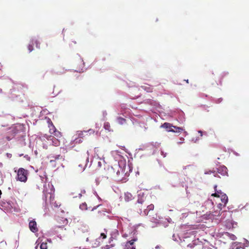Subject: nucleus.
Wrapping results in <instances>:
<instances>
[{
    "label": "nucleus",
    "instance_id": "nucleus-26",
    "mask_svg": "<svg viewBox=\"0 0 249 249\" xmlns=\"http://www.w3.org/2000/svg\"><path fill=\"white\" fill-rule=\"evenodd\" d=\"M11 132H12V137H11L10 136H6V139L8 140V141H10L12 139V138L14 137V136H15V132H13V130H12Z\"/></svg>",
    "mask_w": 249,
    "mask_h": 249
},
{
    "label": "nucleus",
    "instance_id": "nucleus-20",
    "mask_svg": "<svg viewBox=\"0 0 249 249\" xmlns=\"http://www.w3.org/2000/svg\"><path fill=\"white\" fill-rule=\"evenodd\" d=\"M132 196L130 193H127L124 194V199L128 201L132 199Z\"/></svg>",
    "mask_w": 249,
    "mask_h": 249
},
{
    "label": "nucleus",
    "instance_id": "nucleus-23",
    "mask_svg": "<svg viewBox=\"0 0 249 249\" xmlns=\"http://www.w3.org/2000/svg\"><path fill=\"white\" fill-rule=\"evenodd\" d=\"M48 246L46 243H42L40 246V249H47Z\"/></svg>",
    "mask_w": 249,
    "mask_h": 249
},
{
    "label": "nucleus",
    "instance_id": "nucleus-8",
    "mask_svg": "<svg viewBox=\"0 0 249 249\" xmlns=\"http://www.w3.org/2000/svg\"><path fill=\"white\" fill-rule=\"evenodd\" d=\"M29 228L30 231L34 233L37 232L38 229L37 226V223L35 220H32L29 222Z\"/></svg>",
    "mask_w": 249,
    "mask_h": 249
},
{
    "label": "nucleus",
    "instance_id": "nucleus-17",
    "mask_svg": "<svg viewBox=\"0 0 249 249\" xmlns=\"http://www.w3.org/2000/svg\"><path fill=\"white\" fill-rule=\"evenodd\" d=\"M142 88L149 92H152L153 90L152 87L149 85L142 86Z\"/></svg>",
    "mask_w": 249,
    "mask_h": 249
},
{
    "label": "nucleus",
    "instance_id": "nucleus-31",
    "mask_svg": "<svg viewBox=\"0 0 249 249\" xmlns=\"http://www.w3.org/2000/svg\"><path fill=\"white\" fill-rule=\"evenodd\" d=\"M2 164L1 163H0V166H1Z\"/></svg>",
    "mask_w": 249,
    "mask_h": 249
},
{
    "label": "nucleus",
    "instance_id": "nucleus-25",
    "mask_svg": "<svg viewBox=\"0 0 249 249\" xmlns=\"http://www.w3.org/2000/svg\"><path fill=\"white\" fill-rule=\"evenodd\" d=\"M107 235L106 233L102 232L100 234V238H102L103 239L106 238Z\"/></svg>",
    "mask_w": 249,
    "mask_h": 249
},
{
    "label": "nucleus",
    "instance_id": "nucleus-9",
    "mask_svg": "<svg viewBox=\"0 0 249 249\" xmlns=\"http://www.w3.org/2000/svg\"><path fill=\"white\" fill-rule=\"evenodd\" d=\"M48 141H51V144L54 146H58L60 145V138H57L53 136H49L47 138Z\"/></svg>",
    "mask_w": 249,
    "mask_h": 249
},
{
    "label": "nucleus",
    "instance_id": "nucleus-21",
    "mask_svg": "<svg viewBox=\"0 0 249 249\" xmlns=\"http://www.w3.org/2000/svg\"><path fill=\"white\" fill-rule=\"evenodd\" d=\"M104 127L106 130L110 131V125L108 122L104 123Z\"/></svg>",
    "mask_w": 249,
    "mask_h": 249
},
{
    "label": "nucleus",
    "instance_id": "nucleus-13",
    "mask_svg": "<svg viewBox=\"0 0 249 249\" xmlns=\"http://www.w3.org/2000/svg\"><path fill=\"white\" fill-rule=\"evenodd\" d=\"M94 130L91 129H89L88 131H80L78 132V135L80 137H83L86 135H88V133L89 134H94Z\"/></svg>",
    "mask_w": 249,
    "mask_h": 249
},
{
    "label": "nucleus",
    "instance_id": "nucleus-4",
    "mask_svg": "<svg viewBox=\"0 0 249 249\" xmlns=\"http://www.w3.org/2000/svg\"><path fill=\"white\" fill-rule=\"evenodd\" d=\"M161 127L166 129V130L168 132H180L183 131L182 128L174 126L169 123H164L161 125Z\"/></svg>",
    "mask_w": 249,
    "mask_h": 249
},
{
    "label": "nucleus",
    "instance_id": "nucleus-34",
    "mask_svg": "<svg viewBox=\"0 0 249 249\" xmlns=\"http://www.w3.org/2000/svg\"><path fill=\"white\" fill-rule=\"evenodd\" d=\"M98 163H99V165H100L101 162H99Z\"/></svg>",
    "mask_w": 249,
    "mask_h": 249
},
{
    "label": "nucleus",
    "instance_id": "nucleus-29",
    "mask_svg": "<svg viewBox=\"0 0 249 249\" xmlns=\"http://www.w3.org/2000/svg\"><path fill=\"white\" fill-rule=\"evenodd\" d=\"M198 133H200L201 136H202V131L199 130L198 131Z\"/></svg>",
    "mask_w": 249,
    "mask_h": 249
},
{
    "label": "nucleus",
    "instance_id": "nucleus-11",
    "mask_svg": "<svg viewBox=\"0 0 249 249\" xmlns=\"http://www.w3.org/2000/svg\"><path fill=\"white\" fill-rule=\"evenodd\" d=\"M47 123L48 124V127L49 128V132L50 134H52L56 130L54 125L53 124L51 120L49 118L47 119Z\"/></svg>",
    "mask_w": 249,
    "mask_h": 249
},
{
    "label": "nucleus",
    "instance_id": "nucleus-7",
    "mask_svg": "<svg viewBox=\"0 0 249 249\" xmlns=\"http://www.w3.org/2000/svg\"><path fill=\"white\" fill-rule=\"evenodd\" d=\"M1 206L6 211H11L14 207V203L11 201H2Z\"/></svg>",
    "mask_w": 249,
    "mask_h": 249
},
{
    "label": "nucleus",
    "instance_id": "nucleus-18",
    "mask_svg": "<svg viewBox=\"0 0 249 249\" xmlns=\"http://www.w3.org/2000/svg\"><path fill=\"white\" fill-rule=\"evenodd\" d=\"M52 134L53 135V136L57 138H61L62 136L61 133L57 129Z\"/></svg>",
    "mask_w": 249,
    "mask_h": 249
},
{
    "label": "nucleus",
    "instance_id": "nucleus-3",
    "mask_svg": "<svg viewBox=\"0 0 249 249\" xmlns=\"http://www.w3.org/2000/svg\"><path fill=\"white\" fill-rule=\"evenodd\" d=\"M45 189L43 190V194L44 196V199L45 201H49L51 202L54 197V190L53 186L48 185V188L46 186H44Z\"/></svg>",
    "mask_w": 249,
    "mask_h": 249
},
{
    "label": "nucleus",
    "instance_id": "nucleus-19",
    "mask_svg": "<svg viewBox=\"0 0 249 249\" xmlns=\"http://www.w3.org/2000/svg\"><path fill=\"white\" fill-rule=\"evenodd\" d=\"M154 208V206L153 204H150V205L147 204L146 209H145V210H146L147 211V214H148L149 212H150L151 210H153Z\"/></svg>",
    "mask_w": 249,
    "mask_h": 249
},
{
    "label": "nucleus",
    "instance_id": "nucleus-10",
    "mask_svg": "<svg viewBox=\"0 0 249 249\" xmlns=\"http://www.w3.org/2000/svg\"><path fill=\"white\" fill-rule=\"evenodd\" d=\"M136 240H132L127 242L124 245L123 249H136L134 242Z\"/></svg>",
    "mask_w": 249,
    "mask_h": 249
},
{
    "label": "nucleus",
    "instance_id": "nucleus-5",
    "mask_svg": "<svg viewBox=\"0 0 249 249\" xmlns=\"http://www.w3.org/2000/svg\"><path fill=\"white\" fill-rule=\"evenodd\" d=\"M121 170L122 169L119 165H115L114 167L108 168V170L110 173V176L116 178L118 180L121 179V178H119L120 174V170Z\"/></svg>",
    "mask_w": 249,
    "mask_h": 249
},
{
    "label": "nucleus",
    "instance_id": "nucleus-35",
    "mask_svg": "<svg viewBox=\"0 0 249 249\" xmlns=\"http://www.w3.org/2000/svg\"><path fill=\"white\" fill-rule=\"evenodd\" d=\"M104 231H105L106 232H107V231H106V230L105 229L104 230Z\"/></svg>",
    "mask_w": 249,
    "mask_h": 249
},
{
    "label": "nucleus",
    "instance_id": "nucleus-22",
    "mask_svg": "<svg viewBox=\"0 0 249 249\" xmlns=\"http://www.w3.org/2000/svg\"><path fill=\"white\" fill-rule=\"evenodd\" d=\"M79 207L82 210H86L88 209L87 205L86 203H83L81 204Z\"/></svg>",
    "mask_w": 249,
    "mask_h": 249
},
{
    "label": "nucleus",
    "instance_id": "nucleus-14",
    "mask_svg": "<svg viewBox=\"0 0 249 249\" xmlns=\"http://www.w3.org/2000/svg\"><path fill=\"white\" fill-rule=\"evenodd\" d=\"M217 186L215 185L214 186V189L215 190V193L214 194H213L212 195V196L220 197V196L224 193H223L221 190L217 191Z\"/></svg>",
    "mask_w": 249,
    "mask_h": 249
},
{
    "label": "nucleus",
    "instance_id": "nucleus-33",
    "mask_svg": "<svg viewBox=\"0 0 249 249\" xmlns=\"http://www.w3.org/2000/svg\"><path fill=\"white\" fill-rule=\"evenodd\" d=\"M2 91V90L1 89H0V92H1Z\"/></svg>",
    "mask_w": 249,
    "mask_h": 249
},
{
    "label": "nucleus",
    "instance_id": "nucleus-2",
    "mask_svg": "<svg viewBox=\"0 0 249 249\" xmlns=\"http://www.w3.org/2000/svg\"><path fill=\"white\" fill-rule=\"evenodd\" d=\"M89 162V153L87 151L86 153L82 155L79 159L77 170L79 172L84 171Z\"/></svg>",
    "mask_w": 249,
    "mask_h": 249
},
{
    "label": "nucleus",
    "instance_id": "nucleus-12",
    "mask_svg": "<svg viewBox=\"0 0 249 249\" xmlns=\"http://www.w3.org/2000/svg\"><path fill=\"white\" fill-rule=\"evenodd\" d=\"M217 172L222 176H225L228 174V169L225 166H220L217 169Z\"/></svg>",
    "mask_w": 249,
    "mask_h": 249
},
{
    "label": "nucleus",
    "instance_id": "nucleus-6",
    "mask_svg": "<svg viewBox=\"0 0 249 249\" xmlns=\"http://www.w3.org/2000/svg\"><path fill=\"white\" fill-rule=\"evenodd\" d=\"M28 171L20 168L18 171V180L21 182H26L27 179Z\"/></svg>",
    "mask_w": 249,
    "mask_h": 249
},
{
    "label": "nucleus",
    "instance_id": "nucleus-1",
    "mask_svg": "<svg viewBox=\"0 0 249 249\" xmlns=\"http://www.w3.org/2000/svg\"><path fill=\"white\" fill-rule=\"evenodd\" d=\"M147 203L146 202V197L144 193L140 192L138 195V200L134 206V211L142 216L147 215L146 209Z\"/></svg>",
    "mask_w": 249,
    "mask_h": 249
},
{
    "label": "nucleus",
    "instance_id": "nucleus-30",
    "mask_svg": "<svg viewBox=\"0 0 249 249\" xmlns=\"http://www.w3.org/2000/svg\"><path fill=\"white\" fill-rule=\"evenodd\" d=\"M23 154H19V157H21V156H23Z\"/></svg>",
    "mask_w": 249,
    "mask_h": 249
},
{
    "label": "nucleus",
    "instance_id": "nucleus-16",
    "mask_svg": "<svg viewBox=\"0 0 249 249\" xmlns=\"http://www.w3.org/2000/svg\"><path fill=\"white\" fill-rule=\"evenodd\" d=\"M221 200L222 202L224 204V205H225L228 201V198L226 194L223 193L220 196Z\"/></svg>",
    "mask_w": 249,
    "mask_h": 249
},
{
    "label": "nucleus",
    "instance_id": "nucleus-28",
    "mask_svg": "<svg viewBox=\"0 0 249 249\" xmlns=\"http://www.w3.org/2000/svg\"><path fill=\"white\" fill-rule=\"evenodd\" d=\"M24 157H25V158H26L27 159H28V160H29V159H30V158L29 157V156H28V155H26L24 156Z\"/></svg>",
    "mask_w": 249,
    "mask_h": 249
},
{
    "label": "nucleus",
    "instance_id": "nucleus-32",
    "mask_svg": "<svg viewBox=\"0 0 249 249\" xmlns=\"http://www.w3.org/2000/svg\"><path fill=\"white\" fill-rule=\"evenodd\" d=\"M186 82L188 83V80H186Z\"/></svg>",
    "mask_w": 249,
    "mask_h": 249
},
{
    "label": "nucleus",
    "instance_id": "nucleus-27",
    "mask_svg": "<svg viewBox=\"0 0 249 249\" xmlns=\"http://www.w3.org/2000/svg\"><path fill=\"white\" fill-rule=\"evenodd\" d=\"M35 43L36 44V47L37 48H39V43L37 40H35Z\"/></svg>",
    "mask_w": 249,
    "mask_h": 249
},
{
    "label": "nucleus",
    "instance_id": "nucleus-24",
    "mask_svg": "<svg viewBox=\"0 0 249 249\" xmlns=\"http://www.w3.org/2000/svg\"><path fill=\"white\" fill-rule=\"evenodd\" d=\"M33 44H34V40H32V44H29L28 46V49L29 52H31L33 50V49H34Z\"/></svg>",
    "mask_w": 249,
    "mask_h": 249
},
{
    "label": "nucleus",
    "instance_id": "nucleus-15",
    "mask_svg": "<svg viewBox=\"0 0 249 249\" xmlns=\"http://www.w3.org/2000/svg\"><path fill=\"white\" fill-rule=\"evenodd\" d=\"M118 123L120 125H125L126 124V120L121 117H118L117 118Z\"/></svg>",
    "mask_w": 249,
    "mask_h": 249
}]
</instances>
